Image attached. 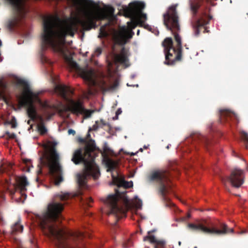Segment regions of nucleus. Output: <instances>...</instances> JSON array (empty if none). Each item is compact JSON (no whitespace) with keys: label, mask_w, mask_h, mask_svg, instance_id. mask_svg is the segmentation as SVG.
Wrapping results in <instances>:
<instances>
[{"label":"nucleus","mask_w":248,"mask_h":248,"mask_svg":"<svg viewBox=\"0 0 248 248\" xmlns=\"http://www.w3.org/2000/svg\"><path fill=\"white\" fill-rule=\"evenodd\" d=\"M1 44H2L1 42V41L0 40V46H1Z\"/></svg>","instance_id":"nucleus-54"},{"label":"nucleus","mask_w":248,"mask_h":248,"mask_svg":"<svg viewBox=\"0 0 248 248\" xmlns=\"http://www.w3.org/2000/svg\"><path fill=\"white\" fill-rule=\"evenodd\" d=\"M155 244V248H164L166 245V242L164 240H157Z\"/></svg>","instance_id":"nucleus-31"},{"label":"nucleus","mask_w":248,"mask_h":248,"mask_svg":"<svg viewBox=\"0 0 248 248\" xmlns=\"http://www.w3.org/2000/svg\"><path fill=\"white\" fill-rule=\"evenodd\" d=\"M99 128H103L104 126H106L108 127V130H110L111 129V126L109 123H106L103 119H101L99 121Z\"/></svg>","instance_id":"nucleus-28"},{"label":"nucleus","mask_w":248,"mask_h":248,"mask_svg":"<svg viewBox=\"0 0 248 248\" xmlns=\"http://www.w3.org/2000/svg\"><path fill=\"white\" fill-rule=\"evenodd\" d=\"M17 84L23 87V93L20 96L19 103L22 107L27 108V113L28 117L32 121L36 120L37 114L35 106L34 105V99L37 98L38 94L31 90L29 83L24 79L18 78Z\"/></svg>","instance_id":"nucleus-7"},{"label":"nucleus","mask_w":248,"mask_h":248,"mask_svg":"<svg viewBox=\"0 0 248 248\" xmlns=\"http://www.w3.org/2000/svg\"><path fill=\"white\" fill-rule=\"evenodd\" d=\"M36 181H39V178H38V177H37V178H36Z\"/></svg>","instance_id":"nucleus-55"},{"label":"nucleus","mask_w":248,"mask_h":248,"mask_svg":"<svg viewBox=\"0 0 248 248\" xmlns=\"http://www.w3.org/2000/svg\"><path fill=\"white\" fill-rule=\"evenodd\" d=\"M5 135L9 139H14L16 137V135L15 133H10L9 131H6L5 132Z\"/></svg>","instance_id":"nucleus-36"},{"label":"nucleus","mask_w":248,"mask_h":248,"mask_svg":"<svg viewBox=\"0 0 248 248\" xmlns=\"http://www.w3.org/2000/svg\"><path fill=\"white\" fill-rule=\"evenodd\" d=\"M188 227L193 231H201L202 232L210 234L222 235L226 233L233 232V229H228L227 226L224 223L220 224L221 229H217L214 227L211 224L206 220L197 224L189 223Z\"/></svg>","instance_id":"nucleus-8"},{"label":"nucleus","mask_w":248,"mask_h":248,"mask_svg":"<svg viewBox=\"0 0 248 248\" xmlns=\"http://www.w3.org/2000/svg\"><path fill=\"white\" fill-rule=\"evenodd\" d=\"M67 110L77 116L80 114L83 115L84 119L91 117L94 112L93 110L85 108L83 103L80 101H75L73 100H70Z\"/></svg>","instance_id":"nucleus-12"},{"label":"nucleus","mask_w":248,"mask_h":248,"mask_svg":"<svg viewBox=\"0 0 248 248\" xmlns=\"http://www.w3.org/2000/svg\"><path fill=\"white\" fill-rule=\"evenodd\" d=\"M95 148L94 141L91 140L85 147L78 148L73 152L71 161L75 165L83 164L84 166L83 172L77 175L78 183L80 187L86 186L88 177L97 179L100 175L99 167L94 161Z\"/></svg>","instance_id":"nucleus-3"},{"label":"nucleus","mask_w":248,"mask_h":248,"mask_svg":"<svg viewBox=\"0 0 248 248\" xmlns=\"http://www.w3.org/2000/svg\"><path fill=\"white\" fill-rule=\"evenodd\" d=\"M78 141L82 143H85L86 142V140L83 138H79Z\"/></svg>","instance_id":"nucleus-42"},{"label":"nucleus","mask_w":248,"mask_h":248,"mask_svg":"<svg viewBox=\"0 0 248 248\" xmlns=\"http://www.w3.org/2000/svg\"><path fill=\"white\" fill-rule=\"evenodd\" d=\"M99 128V121H95V124L93 125V126L89 128L88 132H89L91 131H96Z\"/></svg>","instance_id":"nucleus-34"},{"label":"nucleus","mask_w":248,"mask_h":248,"mask_svg":"<svg viewBox=\"0 0 248 248\" xmlns=\"http://www.w3.org/2000/svg\"><path fill=\"white\" fill-rule=\"evenodd\" d=\"M106 166L107 167V171H111L116 169L118 166V163L111 159H108L106 162Z\"/></svg>","instance_id":"nucleus-23"},{"label":"nucleus","mask_w":248,"mask_h":248,"mask_svg":"<svg viewBox=\"0 0 248 248\" xmlns=\"http://www.w3.org/2000/svg\"><path fill=\"white\" fill-rule=\"evenodd\" d=\"M243 170L235 168L232 170L231 175L226 179L221 178L223 183L226 181H229L232 185L235 187L238 188L243 184Z\"/></svg>","instance_id":"nucleus-13"},{"label":"nucleus","mask_w":248,"mask_h":248,"mask_svg":"<svg viewBox=\"0 0 248 248\" xmlns=\"http://www.w3.org/2000/svg\"><path fill=\"white\" fill-rule=\"evenodd\" d=\"M113 60L115 63H120L128 67L129 65L128 63V58L127 52L125 49L123 47L120 54H115L113 56Z\"/></svg>","instance_id":"nucleus-15"},{"label":"nucleus","mask_w":248,"mask_h":248,"mask_svg":"<svg viewBox=\"0 0 248 248\" xmlns=\"http://www.w3.org/2000/svg\"><path fill=\"white\" fill-rule=\"evenodd\" d=\"M139 151H140V152H142L143 151V149L142 148H140Z\"/></svg>","instance_id":"nucleus-51"},{"label":"nucleus","mask_w":248,"mask_h":248,"mask_svg":"<svg viewBox=\"0 0 248 248\" xmlns=\"http://www.w3.org/2000/svg\"><path fill=\"white\" fill-rule=\"evenodd\" d=\"M55 90L64 99H67L68 95L74 93L73 91L69 87L65 85H57Z\"/></svg>","instance_id":"nucleus-17"},{"label":"nucleus","mask_w":248,"mask_h":248,"mask_svg":"<svg viewBox=\"0 0 248 248\" xmlns=\"http://www.w3.org/2000/svg\"><path fill=\"white\" fill-rule=\"evenodd\" d=\"M93 202V200L91 198H89L88 199V203L90 202Z\"/></svg>","instance_id":"nucleus-47"},{"label":"nucleus","mask_w":248,"mask_h":248,"mask_svg":"<svg viewBox=\"0 0 248 248\" xmlns=\"http://www.w3.org/2000/svg\"><path fill=\"white\" fill-rule=\"evenodd\" d=\"M106 26H107V25L102 26L100 27V30H99L100 32H99V34L98 35V37L105 38V37H107L108 36V31H106Z\"/></svg>","instance_id":"nucleus-27"},{"label":"nucleus","mask_w":248,"mask_h":248,"mask_svg":"<svg viewBox=\"0 0 248 248\" xmlns=\"http://www.w3.org/2000/svg\"><path fill=\"white\" fill-rule=\"evenodd\" d=\"M36 120H37L39 122V124L37 125H42V124H45L44 119L43 116L37 115L36 117Z\"/></svg>","instance_id":"nucleus-35"},{"label":"nucleus","mask_w":248,"mask_h":248,"mask_svg":"<svg viewBox=\"0 0 248 248\" xmlns=\"http://www.w3.org/2000/svg\"><path fill=\"white\" fill-rule=\"evenodd\" d=\"M65 60L69 67L79 72L80 76L89 84L94 85L95 81L94 79L95 73L93 69H86L81 68L78 63L73 60L71 56H66Z\"/></svg>","instance_id":"nucleus-10"},{"label":"nucleus","mask_w":248,"mask_h":248,"mask_svg":"<svg viewBox=\"0 0 248 248\" xmlns=\"http://www.w3.org/2000/svg\"><path fill=\"white\" fill-rule=\"evenodd\" d=\"M88 136H90V134H88Z\"/></svg>","instance_id":"nucleus-60"},{"label":"nucleus","mask_w":248,"mask_h":248,"mask_svg":"<svg viewBox=\"0 0 248 248\" xmlns=\"http://www.w3.org/2000/svg\"><path fill=\"white\" fill-rule=\"evenodd\" d=\"M134 34L132 31H128L124 32H119L116 36L117 42L121 45H124L127 39L131 38Z\"/></svg>","instance_id":"nucleus-16"},{"label":"nucleus","mask_w":248,"mask_h":248,"mask_svg":"<svg viewBox=\"0 0 248 248\" xmlns=\"http://www.w3.org/2000/svg\"><path fill=\"white\" fill-rule=\"evenodd\" d=\"M147 26H148V25L145 26H144L145 28H147Z\"/></svg>","instance_id":"nucleus-58"},{"label":"nucleus","mask_w":248,"mask_h":248,"mask_svg":"<svg viewBox=\"0 0 248 248\" xmlns=\"http://www.w3.org/2000/svg\"><path fill=\"white\" fill-rule=\"evenodd\" d=\"M48 143H49V144H51L52 143H51V142L49 141V142H48Z\"/></svg>","instance_id":"nucleus-57"},{"label":"nucleus","mask_w":248,"mask_h":248,"mask_svg":"<svg viewBox=\"0 0 248 248\" xmlns=\"http://www.w3.org/2000/svg\"><path fill=\"white\" fill-rule=\"evenodd\" d=\"M132 245V242L131 240H128L127 241L124 242L123 243V248H128V247H130Z\"/></svg>","instance_id":"nucleus-37"},{"label":"nucleus","mask_w":248,"mask_h":248,"mask_svg":"<svg viewBox=\"0 0 248 248\" xmlns=\"http://www.w3.org/2000/svg\"><path fill=\"white\" fill-rule=\"evenodd\" d=\"M9 123L12 124V127L13 128H15L17 126V124L16 121L9 122Z\"/></svg>","instance_id":"nucleus-40"},{"label":"nucleus","mask_w":248,"mask_h":248,"mask_svg":"<svg viewBox=\"0 0 248 248\" xmlns=\"http://www.w3.org/2000/svg\"><path fill=\"white\" fill-rule=\"evenodd\" d=\"M18 19L16 17H14L8 21V27L10 30H12L17 25Z\"/></svg>","instance_id":"nucleus-26"},{"label":"nucleus","mask_w":248,"mask_h":248,"mask_svg":"<svg viewBox=\"0 0 248 248\" xmlns=\"http://www.w3.org/2000/svg\"><path fill=\"white\" fill-rule=\"evenodd\" d=\"M140 30H138L137 32V34L139 35L140 34Z\"/></svg>","instance_id":"nucleus-50"},{"label":"nucleus","mask_w":248,"mask_h":248,"mask_svg":"<svg viewBox=\"0 0 248 248\" xmlns=\"http://www.w3.org/2000/svg\"><path fill=\"white\" fill-rule=\"evenodd\" d=\"M194 248H197V247L196 246V247H194Z\"/></svg>","instance_id":"nucleus-61"},{"label":"nucleus","mask_w":248,"mask_h":248,"mask_svg":"<svg viewBox=\"0 0 248 248\" xmlns=\"http://www.w3.org/2000/svg\"><path fill=\"white\" fill-rule=\"evenodd\" d=\"M59 155L54 148L49 154L44 153L39 158L38 174L42 173V167H46L48 173L55 180V184L58 185L63 181L62 168L59 162Z\"/></svg>","instance_id":"nucleus-4"},{"label":"nucleus","mask_w":248,"mask_h":248,"mask_svg":"<svg viewBox=\"0 0 248 248\" xmlns=\"http://www.w3.org/2000/svg\"><path fill=\"white\" fill-rule=\"evenodd\" d=\"M41 105L43 108H44V113L46 115V119L47 120H49L52 116L54 115L53 114H50L46 110V109L51 108L50 106L47 102L42 103Z\"/></svg>","instance_id":"nucleus-25"},{"label":"nucleus","mask_w":248,"mask_h":248,"mask_svg":"<svg viewBox=\"0 0 248 248\" xmlns=\"http://www.w3.org/2000/svg\"><path fill=\"white\" fill-rule=\"evenodd\" d=\"M163 22L167 30L170 31L173 35L175 41L177 43L176 46H174L171 37L165 38L162 42L165 54L164 63L172 65L176 61H181L182 56V40L178 34L180 27L175 7H170L169 11L164 14Z\"/></svg>","instance_id":"nucleus-2"},{"label":"nucleus","mask_w":248,"mask_h":248,"mask_svg":"<svg viewBox=\"0 0 248 248\" xmlns=\"http://www.w3.org/2000/svg\"><path fill=\"white\" fill-rule=\"evenodd\" d=\"M78 196V194H75L73 196Z\"/></svg>","instance_id":"nucleus-52"},{"label":"nucleus","mask_w":248,"mask_h":248,"mask_svg":"<svg viewBox=\"0 0 248 248\" xmlns=\"http://www.w3.org/2000/svg\"><path fill=\"white\" fill-rule=\"evenodd\" d=\"M145 4L140 1H135L129 3L125 12L127 16L132 19H135L140 27L144 25V23L147 20L146 14L142 11L145 8Z\"/></svg>","instance_id":"nucleus-9"},{"label":"nucleus","mask_w":248,"mask_h":248,"mask_svg":"<svg viewBox=\"0 0 248 248\" xmlns=\"http://www.w3.org/2000/svg\"><path fill=\"white\" fill-rule=\"evenodd\" d=\"M56 145V143H54L53 144V146H55Z\"/></svg>","instance_id":"nucleus-59"},{"label":"nucleus","mask_w":248,"mask_h":248,"mask_svg":"<svg viewBox=\"0 0 248 248\" xmlns=\"http://www.w3.org/2000/svg\"><path fill=\"white\" fill-rule=\"evenodd\" d=\"M171 174L168 170H157L153 172L150 177L151 181H155L158 185V194L166 207L174 205L168 196L171 188Z\"/></svg>","instance_id":"nucleus-5"},{"label":"nucleus","mask_w":248,"mask_h":248,"mask_svg":"<svg viewBox=\"0 0 248 248\" xmlns=\"http://www.w3.org/2000/svg\"><path fill=\"white\" fill-rule=\"evenodd\" d=\"M141 204H141V201H139V202L137 203V205H136V207H137V208H140L141 207Z\"/></svg>","instance_id":"nucleus-44"},{"label":"nucleus","mask_w":248,"mask_h":248,"mask_svg":"<svg viewBox=\"0 0 248 248\" xmlns=\"http://www.w3.org/2000/svg\"><path fill=\"white\" fill-rule=\"evenodd\" d=\"M133 20H134L133 21L127 22L128 27L130 29V31H132L133 29H135L137 25H139L138 22L135 19Z\"/></svg>","instance_id":"nucleus-32"},{"label":"nucleus","mask_w":248,"mask_h":248,"mask_svg":"<svg viewBox=\"0 0 248 248\" xmlns=\"http://www.w3.org/2000/svg\"><path fill=\"white\" fill-rule=\"evenodd\" d=\"M37 128L38 131L41 135H44L47 132V129L45 126V124H42V125H37Z\"/></svg>","instance_id":"nucleus-29"},{"label":"nucleus","mask_w":248,"mask_h":248,"mask_svg":"<svg viewBox=\"0 0 248 248\" xmlns=\"http://www.w3.org/2000/svg\"><path fill=\"white\" fill-rule=\"evenodd\" d=\"M112 181L114 185H116L118 187H124L125 188H130L132 186V182H128L125 181L124 180L120 179L118 177L112 175Z\"/></svg>","instance_id":"nucleus-19"},{"label":"nucleus","mask_w":248,"mask_h":248,"mask_svg":"<svg viewBox=\"0 0 248 248\" xmlns=\"http://www.w3.org/2000/svg\"><path fill=\"white\" fill-rule=\"evenodd\" d=\"M189 4L190 10L192 12L193 16L194 17L196 16L198 10L201 6L200 1L197 0H189Z\"/></svg>","instance_id":"nucleus-20"},{"label":"nucleus","mask_w":248,"mask_h":248,"mask_svg":"<svg viewBox=\"0 0 248 248\" xmlns=\"http://www.w3.org/2000/svg\"><path fill=\"white\" fill-rule=\"evenodd\" d=\"M115 190V193L109 195L105 202L110 210L108 215H114L117 221L126 216L129 205L125 192H120L118 189Z\"/></svg>","instance_id":"nucleus-6"},{"label":"nucleus","mask_w":248,"mask_h":248,"mask_svg":"<svg viewBox=\"0 0 248 248\" xmlns=\"http://www.w3.org/2000/svg\"><path fill=\"white\" fill-rule=\"evenodd\" d=\"M190 217V214L189 213H188L186 217H185L183 219V220H186V219H188V218H189Z\"/></svg>","instance_id":"nucleus-45"},{"label":"nucleus","mask_w":248,"mask_h":248,"mask_svg":"<svg viewBox=\"0 0 248 248\" xmlns=\"http://www.w3.org/2000/svg\"><path fill=\"white\" fill-rule=\"evenodd\" d=\"M119 86V83L115 81L112 85H107L105 82H103L101 88L103 92L113 91L116 90Z\"/></svg>","instance_id":"nucleus-21"},{"label":"nucleus","mask_w":248,"mask_h":248,"mask_svg":"<svg viewBox=\"0 0 248 248\" xmlns=\"http://www.w3.org/2000/svg\"><path fill=\"white\" fill-rule=\"evenodd\" d=\"M247 232H248V231L247 230H244L240 232V233H241V234L245 233H246Z\"/></svg>","instance_id":"nucleus-46"},{"label":"nucleus","mask_w":248,"mask_h":248,"mask_svg":"<svg viewBox=\"0 0 248 248\" xmlns=\"http://www.w3.org/2000/svg\"><path fill=\"white\" fill-rule=\"evenodd\" d=\"M72 197L66 193L55 195L53 201L49 203L47 209L41 215H37L39 227L44 234L55 241L61 248H82V241L84 234L79 232H66L56 227L55 222H60L62 218V212L64 209L65 201Z\"/></svg>","instance_id":"nucleus-1"},{"label":"nucleus","mask_w":248,"mask_h":248,"mask_svg":"<svg viewBox=\"0 0 248 248\" xmlns=\"http://www.w3.org/2000/svg\"><path fill=\"white\" fill-rule=\"evenodd\" d=\"M181 242H179V245H180H180H181Z\"/></svg>","instance_id":"nucleus-56"},{"label":"nucleus","mask_w":248,"mask_h":248,"mask_svg":"<svg viewBox=\"0 0 248 248\" xmlns=\"http://www.w3.org/2000/svg\"><path fill=\"white\" fill-rule=\"evenodd\" d=\"M118 119V115H115V117H114L113 118V120H117Z\"/></svg>","instance_id":"nucleus-48"},{"label":"nucleus","mask_w":248,"mask_h":248,"mask_svg":"<svg viewBox=\"0 0 248 248\" xmlns=\"http://www.w3.org/2000/svg\"><path fill=\"white\" fill-rule=\"evenodd\" d=\"M144 149H147V146H144Z\"/></svg>","instance_id":"nucleus-53"},{"label":"nucleus","mask_w":248,"mask_h":248,"mask_svg":"<svg viewBox=\"0 0 248 248\" xmlns=\"http://www.w3.org/2000/svg\"><path fill=\"white\" fill-rule=\"evenodd\" d=\"M241 138L242 139V140L246 142V148L248 149V134L244 132V131H242L241 133Z\"/></svg>","instance_id":"nucleus-30"},{"label":"nucleus","mask_w":248,"mask_h":248,"mask_svg":"<svg viewBox=\"0 0 248 248\" xmlns=\"http://www.w3.org/2000/svg\"><path fill=\"white\" fill-rule=\"evenodd\" d=\"M23 226L20 224L19 221L16 222L11 228V233L14 234L18 232H22Z\"/></svg>","instance_id":"nucleus-24"},{"label":"nucleus","mask_w":248,"mask_h":248,"mask_svg":"<svg viewBox=\"0 0 248 248\" xmlns=\"http://www.w3.org/2000/svg\"><path fill=\"white\" fill-rule=\"evenodd\" d=\"M122 111L121 109L118 108L116 112V115H119L121 114L122 113Z\"/></svg>","instance_id":"nucleus-43"},{"label":"nucleus","mask_w":248,"mask_h":248,"mask_svg":"<svg viewBox=\"0 0 248 248\" xmlns=\"http://www.w3.org/2000/svg\"><path fill=\"white\" fill-rule=\"evenodd\" d=\"M212 16L207 14L206 12H202L200 17L192 22L194 35L198 36L202 31L203 33L208 32L206 25L208 24Z\"/></svg>","instance_id":"nucleus-11"},{"label":"nucleus","mask_w":248,"mask_h":248,"mask_svg":"<svg viewBox=\"0 0 248 248\" xmlns=\"http://www.w3.org/2000/svg\"><path fill=\"white\" fill-rule=\"evenodd\" d=\"M157 239L154 235H148L144 238V241L149 240L151 243L155 244Z\"/></svg>","instance_id":"nucleus-33"},{"label":"nucleus","mask_w":248,"mask_h":248,"mask_svg":"<svg viewBox=\"0 0 248 248\" xmlns=\"http://www.w3.org/2000/svg\"><path fill=\"white\" fill-rule=\"evenodd\" d=\"M188 140V141L192 140L198 142L206 148H208V145L211 143L209 139L198 133L191 134Z\"/></svg>","instance_id":"nucleus-14"},{"label":"nucleus","mask_w":248,"mask_h":248,"mask_svg":"<svg viewBox=\"0 0 248 248\" xmlns=\"http://www.w3.org/2000/svg\"><path fill=\"white\" fill-rule=\"evenodd\" d=\"M0 87L3 89H5L7 88V84L2 81H0Z\"/></svg>","instance_id":"nucleus-39"},{"label":"nucleus","mask_w":248,"mask_h":248,"mask_svg":"<svg viewBox=\"0 0 248 248\" xmlns=\"http://www.w3.org/2000/svg\"><path fill=\"white\" fill-rule=\"evenodd\" d=\"M68 133L69 134H73V135H75V133H76V132L75 130L72 129H70L68 130Z\"/></svg>","instance_id":"nucleus-41"},{"label":"nucleus","mask_w":248,"mask_h":248,"mask_svg":"<svg viewBox=\"0 0 248 248\" xmlns=\"http://www.w3.org/2000/svg\"><path fill=\"white\" fill-rule=\"evenodd\" d=\"M102 48L100 47H97L94 51V55H95L96 56H99L102 53Z\"/></svg>","instance_id":"nucleus-38"},{"label":"nucleus","mask_w":248,"mask_h":248,"mask_svg":"<svg viewBox=\"0 0 248 248\" xmlns=\"http://www.w3.org/2000/svg\"><path fill=\"white\" fill-rule=\"evenodd\" d=\"M31 120H31H31H29L28 121V122H27V124H31Z\"/></svg>","instance_id":"nucleus-49"},{"label":"nucleus","mask_w":248,"mask_h":248,"mask_svg":"<svg viewBox=\"0 0 248 248\" xmlns=\"http://www.w3.org/2000/svg\"><path fill=\"white\" fill-rule=\"evenodd\" d=\"M18 185L21 191L26 190V187L29 185L27 178L25 176L20 177L18 180Z\"/></svg>","instance_id":"nucleus-22"},{"label":"nucleus","mask_w":248,"mask_h":248,"mask_svg":"<svg viewBox=\"0 0 248 248\" xmlns=\"http://www.w3.org/2000/svg\"><path fill=\"white\" fill-rule=\"evenodd\" d=\"M234 114L227 109H221L219 111V122L221 123L228 122Z\"/></svg>","instance_id":"nucleus-18"}]
</instances>
